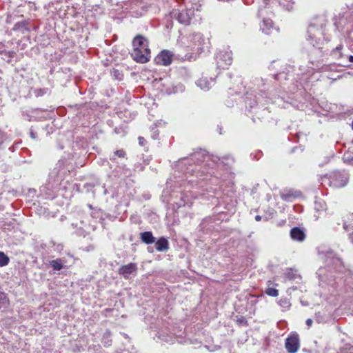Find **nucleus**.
<instances>
[{"label":"nucleus","mask_w":353,"mask_h":353,"mask_svg":"<svg viewBox=\"0 0 353 353\" xmlns=\"http://www.w3.org/2000/svg\"><path fill=\"white\" fill-rule=\"evenodd\" d=\"M155 248L158 252H166L169 250V242L168 239L163 236L155 240Z\"/></svg>","instance_id":"a211bd4d"},{"label":"nucleus","mask_w":353,"mask_h":353,"mask_svg":"<svg viewBox=\"0 0 353 353\" xmlns=\"http://www.w3.org/2000/svg\"><path fill=\"white\" fill-rule=\"evenodd\" d=\"M43 111L44 110L41 108H21V117L24 120H26L28 121H37V115H35V113Z\"/></svg>","instance_id":"4468645a"},{"label":"nucleus","mask_w":353,"mask_h":353,"mask_svg":"<svg viewBox=\"0 0 353 353\" xmlns=\"http://www.w3.org/2000/svg\"><path fill=\"white\" fill-rule=\"evenodd\" d=\"M189 38L192 48L197 46L199 49L202 50L203 45L205 43V40L201 33H193L190 35Z\"/></svg>","instance_id":"2eb2a0df"},{"label":"nucleus","mask_w":353,"mask_h":353,"mask_svg":"<svg viewBox=\"0 0 353 353\" xmlns=\"http://www.w3.org/2000/svg\"><path fill=\"white\" fill-rule=\"evenodd\" d=\"M138 268L136 263H130L119 268L118 272L125 279H129L132 276H135L137 273Z\"/></svg>","instance_id":"1a4fd4ad"},{"label":"nucleus","mask_w":353,"mask_h":353,"mask_svg":"<svg viewBox=\"0 0 353 353\" xmlns=\"http://www.w3.org/2000/svg\"><path fill=\"white\" fill-rule=\"evenodd\" d=\"M151 132H152V134H151V137L152 139L154 140H157L159 139V130L157 129V126L155 124H154L152 128H151Z\"/></svg>","instance_id":"c9c22d12"},{"label":"nucleus","mask_w":353,"mask_h":353,"mask_svg":"<svg viewBox=\"0 0 353 353\" xmlns=\"http://www.w3.org/2000/svg\"><path fill=\"white\" fill-rule=\"evenodd\" d=\"M273 22L271 19H263L262 24L261 25V28L262 31L266 34H270V30L272 28Z\"/></svg>","instance_id":"393cba45"},{"label":"nucleus","mask_w":353,"mask_h":353,"mask_svg":"<svg viewBox=\"0 0 353 353\" xmlns=\"http://www.w3.org/2000/svg\"><path fill=\"white\" fill-rule=\"evenodd\" d=\"M265 293L268 296L276 297L279 295V290L273 288H268L266 289Z\"/></svg>","instance_id":"e433bc0d"},{"label":"nucleus","mask_w":353,"mask_h":353,"mask_svg":"<svg viewBox=\"0 0 353 353\" xmlns=\"http://www.w3.org/2000/svg\"><path fill=\"white\" fill-rule=\"evenodd\" d=\"M319 254L325 261V266L321 267L316 272L319 285L322 287L330 285L335 287L342 283L343 279L350 271L345 269L341 259L336 256L334 252L330 249L321 250L318 248Z\"/></svg>","instance_id":"7ed1b4c3"},{"label":"nucleus","mask_w":353,"mask_h":353,"mask_svg":"<svg viewBox=\"0 0 353 353\" xmlns=\"http://www.w3.org/2000/svg\"><path fill=\"white\" fill-rule=\"evenodd\" d=\"M347 61H345V63L350 64L351 63H353V55H347L346 56Z\"/></svg>","instance_id":"49530a36"},{"label":"nucleus","mask_w":353,"mask_h":353,"mask_svg":"<svg viewBox=\"0 0 353 353\" xmlns=\"http://www.w3.org/2000/svg\"><path fill=\"white\" fill-rule=\"evenodd\" d=\"M307 52H301V57L300 58H298L297 59V64L299 65V69L300 70V73H298V75H300V74H309L310 75L311 74L313 73V71L314 70H312V68H308L309 71H305L303 72V70H301L300 69V65H303V68H306L307 69V65H309V62H308V59H307V55L310 54V51L308 50H306Z\"/></svg>","instance_id":"f8f14e48"},{"label":"nucleus","mask_w":353,"mask_h":353,"mask_svg":"<svg viewBox=\"0 0 353 353\" xmlns=\"http://www.w3.org/2000/svg\"><path fill=\"white\" fill-rule=\"evenodd\" d=\"M255 220H256V221H260L261 220V216H260V215H256V216H255Z\"/></svg>","instance_id":"6e6d98bb"},{"label":"nucleus","mask_w":353,"mask_h":353,"mask_svg":"<svg viewBox=\"0 0 353 353\" xmlns=\"http://www.w3.org/2000/svg\"><path fill=\"white\" fill-rule=\"evenodd\" d=\"M345 11L341 12L338 16L333 18L335 29L339 31L343 30L348 23L353 22V4L343 8Z\"/></svg>","instance_id":"423d86ee"},{"label":"nucleus","mask_w":353,"mask_h":353,"mask_svg":"<svg viewBox=\"0 0 353 353\" xmlns=\"http://www.w3.org/2000/svg\"><path fill=\"white\" fill-rule=\"evenodd\" d=\"M328 21L325 15L318 16L313 19L307 28L306 41L312 46L310 54L307 55L309 65L306 68L303 65H300L301 70L309 71L308 68L312 70H319L321 68V61L325 55L330 54L333 59L341 60L339 63L343 67H350L351 64L345 63L344 58L345 55L342 52L343 45H339L335 48L330 49L328 46H325V42L330 41L329 36H327L326 26ZM325 45H327L326 42Z\"/></svg>","instance_id":"f257e3e1"},{"label":"nucleus","mask_w":353,"mask_h":353,"mask_svg":"<svg viewBox=\"0 0 353 353\" xmlns=\"http://www.w3.org/2000/svg\"><path fill=\"white\" fill-rule=\"evenodd\" d=\"M133 50L131 57L137 63H145L150 59V49L148 39L142 34L136 35L132 42Z\"/></svg>","instance_id":"20e7f679"},{"label":"nucleus","mask_w":353,"mask_h":353,"mask_svg":"<svg viewBox=\"0 0 353 353\" xmlns=\"http://www.w3.org/2000/svg\"><path fill=\"white\" fill-rule=\"evenodd\" d=\"M222 129L221 128H219V134H222V132H221Z\"/></svg>","instance_id":"338daca9"},{"label":"nucleus","mask_w":353,"mask_h":353,"mask_svg":"<svg viewBox=\"0 0 353 353\" xmlns=\"http://www.w3.org/2000/svg\"><path fill=\"white\" fill-rule=\"evenodd\" d=\"M10 305L9 299L6 293L0 291V310H6Z\"/></svg>","instance_id":"aec40b11"},{"label":"nucleus","mask_w":353,"mask_h":353,"mask_svg":"<svg viewBox=\"0 0 353 353\" xmlns=\"http://www.w3.org/2000/svg\"><path fill=\"white\" fill-rule=\"evenodd\" d=\"M267 97H263L260 95L257 97L256 94L254 93V92H248L244 97V103L245 105V108L249 113L252 111L255 113V114H258L256 117L258 119H261V117H263V116L266 113L265 108H263V105L261 107L259 103H261V99L266 98Z\"/></svg>","instance_id":"39448f33"},{"label":"nucleus","mask_w":353,"mask_h":353,"mask_svg":"<svg viewBox=\"0 0 353 353\" xmlns=\"http://www.w3.org/2000/svg\"><path fill=\"white\" fill-rule=\"evenodd\" d=\"M183 71L187 72V70L185 68H181V72H182Z\"/></svg>","instance_id":"bf43d9fd"},{"label":"nucleus","mask_w":353,"mask_h":353,"mask_svg":"<svg viewBox=\"0 0 353 353\" xmlns=\"http://www.w3.org/2000/svg\"><path fill=\"white\" fill-rule=\"evenodd\" d=\"M204 224V222L201 223L200 225H199V227L201 228V230H202L203 228V225Z\"/></svg>","instance_id":"13d9d810"},{"label":"nucleus","mask_w":353,"mask_h":353,"mask_svg":"<svg viewBox=\"0 0 353 353\" xmlns=\"http://www.w3.org/2000/svg\"><path fill=\"white\" fill-rule=\"evenodd\" d=\"M292 196V195L290 194H283L281 195L282 199L285 201H289Z\"/></svg>","instance_id":"37998d69"},{"label":"nucleus","mask_w":353,"mask_h":353,"mask_svg":"<svg viewBox=\"0 0 353 353\" xmlns=\"http://www.w3.org/2000/svg\"><path fill=\"white\" fill-rule=\"evenodd\" d=\"M1 54L3 55V59L8 63H11L12 59L17 56V53L13 50H6Z\"/></svg>","instance_id":"a878e982"},{"label":"nucleus","mask_w":353,"mask_h":353,"mask_svg":"<svg viewBox=\"0 0 353 353\" xmlns=\"http://www.w3.org/2000/svg\"><path fill=\"white\" fill-rule=\"evenodd\" d=\"M211 83L207 79V78H201L196 82V84L198 87H199L201 90H208L211 88Z\"/></svg>","instance_id":"b1692460"},{"label":"nucleus","mask_w":353,"mask_h":353,"mask_svg":"<svg viewBox=\"0 0 353 353\" xmlns=\"http://www.w3.org/2000/svg\"><path fill=\"white\" fill-rule=\"evenodd\" d=\"M10 17H8V18L6 19L7 23H10Z\"/></svg>","instance_id":"052dcab7"},{"label":"nucleus","mask_w":353,"mask_h":353,"mask_svg":"<svg viewBox=\"0 0 353 353\" xmlns=\"http://www.w3.org/2000/svg\"><path fill=\"white\" fill-rule=\"evenodd\" d=\"M285 349L289 353H296L299 348V337L297 334H290L285 340Z\"/></svg>","instance_id":"9d476101"},{"label":"nucleus","mask_w":353,"mask_h":353,"mask_svg":"<svg viewBox=\"0 0 353 353\" xmlns=\"http://www.w3.org/2000/svg\"><path fill=\"white\" fill-rule=\"evenodd\" d=\"M99 164L101 165H108L110 169H112V165L109 163V161L106 159H101L99 161Z\"/></svg>","instance_id":"a19ab883"},{"label":"nucleus","mask_w":353,"mask_h":353,"mask_svg":"<svg viewBox=\"0 0 353 353\" xmlns=\"http://www.w3.org/2000/svg\"><path fill=\"white\" fill-rule=\"evenodd\" d=\"M343 228L345 230L348 229L353 230V214H349L347 215V219L343 221Z\"/></svg>","instance_id":"cd10ccee"},{"label":"nucleus","mask_w":353,"mask_h":353,"mask_svg":"<svg viewBox=\"0 0 353 353\" xmlns=\"http://www.w3.org/2000/svg\"><path fill=\"white\" fill-rule=\"evenodd\" d=\"M173 54L167 50L161 51L159 54L154 58V63L161 65H169L172 61Z\"/></svg>","instance_id":"9b49d317"},{"label":"nucleus","mask_w":353,"mask_h":353,"mask_svg":"<svg viewBox=\"0 0 353 353\" xmlns=\"http://www.w3.org/2000/svg\"><path fill=\"white\" fill-rule=\"evenodd\" d=\"M252 121H253V122H254V123H255V122H256V119H255L254 116H252Z\"/></svg>","instance_id":"680f3d73"},{"label":"nucleus","mask_w":353,"mask_h":353,"mask_svg":"<svg viewBox=\"0 0 353 353\" xmlns=\"http://www.w3.org/2000/svg\"><path fill=\"white\" fill-rule=\"evenodd\" d=\"M344 162L353 165V152H345L343 157Z\"/></svg>","instance_id":"2f4dec72"},{"label":"nucleus","mask_w":353,"mask_h":353,"mask_svg":"<svg viewBox=\"0 0 353 353\" xmlns=\"http://www.w3.org/2000/svg\"><path fill=\"white\" fill-rule=\"evenodd\" d=\"M285 74L283 73H279L274 75V78L276 80H279L280 77L284 76Z\"/></svg>","instance_id":"3c124183"},{"label":"nucleus","mask_w":353,"mask_h":353,"mask_svg":"<svg viewBox=\"0 0 353 353\" xmlns=\"http://www.w3.org/2000/svg\"><path fill=\"white\" fill-rule=\"evenodd\" d=\"M104 215H105V217L100 218V223L102 225L103 228H105V219H108L111 221H113L115 217H114L113 216H112L109 214H105Z\"/></svg>","instance_id":"4c0bfd02"},{"label":"nucleus","mask_w":353,"mask_h":353,"mask_svg":"<svg viewBox=\"0 0 353 353\" xmlns=\"http://www.w3.org/2000/svg\"><path fill=\"white\" fill-rule=\"evenodd\" d=\"M112 74L115 77V79H121L122 74L119 70L114 69L112 72Z\"/></svg>","instance_id":"ea45409f"},{"label":"nucleus","mask_w":353,"mask_h":353,"mask_svg":"<svg viewBox=\"0 0 353 353\" xmlns=\"http://www.w3.org/2000/svg\"><path fill=\"white\" fill-rule=\"evenodd\" d=\"M279 4L283 10L292 11L294 9V2L292 0H279Z\"/></svg>","instance_id":"4be33fe9"},{"label":"nucleus","mask_w":353,"mask_h":353,"mask_svg":"<svg viewBox=\"0 0 353 353\" xmlns=\"http://www.w3.org/2000/svg\"><path fill=\"white\" fill-rule=\"evenodd\" d=\"M49 197L54 198V194H50V196H49Z\"/></svg>","instance_id":"0e129e2a"},{"label":"nucleus","mask_w":353,"mask_h":353,"mask_svg":"<svg viewBox=\"0 0 353 353\" xmlns=\"http://www.w3.org/2000/svg\"><path fill=\"white\" fill-rule=\"evenodd\" d=\"M48 90V88H31L30 92L36 97H39L46 94Z\"/></svg>","instance_id":"c756f323"},{"label":"nucleus","mask_w":353,"mask_h":353,"mask_svg":"<svg viewBox=\"0 0 353 353\" xmlns=\"http://www.w3.org/2000/svg\"><path fill=\"white\" fill-rule=\"evenodd\" d=\"M111 333L109 330H106V332L103 334L102 338V343L104 346L109 347L112 344V339L110 338Z\"/></svg>","instance_id":"c85d7f7f"},{"label":"nucleus","mask_w":353,"mask_h":353,"mask_svg":"<svg viewBox=\"0 0 353 353\" xmlns=\"http://www.w3.org/2000/svg\"><path fill=\"white\" fill-rule=\"evenodd\" d=\"M39 112H38L35 113V115H37V119L39 118Z\"/></svg>","instance_id":"e2e57ef3"},{"label":"nucleus","mask_w":353,"mask_h":353,"mask_svg":"<svg viewBox=\"0 0 353 353\" xmlns=\"http://www.w3.org/2000/svg\"><path fill=\"white\" fill-rule=\"evenodd\" d=\"M349 238H350L351 242L353 243V232L350 234Z\"/></svg>","instance_id":"4d7b16f0"},{"label":"nucleus","mask_w":353,"mask_h":353,"mask_svg":"<svg viewBox=\"0 0 353 353\" xmlns=\"http://www.w3.org/2000/svg\"><path fill=\"white\" fill-rule=\"evenodd\" d=\"M285 277L291 281H296L301 279V276L298 274L297 270L292 268H288L285 273Z\"/></svg>","instance_id":"412c9836"},{"label":"nucleus","mask_w":353,"mask_h":353,"mask_svg":"<svg viewBox=\"0 0 353 353\" xmlns=\"http://www.w3.org/2000/svg\"><path fill=\"white\" fill-rule=\"evenodd\" d=\"M10 262L9 257L3 252H0V267L7 265Z\"/></svg>","instance_id":"473e14b6"},{"label":"nucleus","mask_w":353,"mask_h":353,"mask_svg":"<svg viewBox=\"0 0 353 353\" xmlns=\"http://www.w3.org/2000/svg\"><path fill=\"white\" fill-rule=\"evenodd\" d=\"M314 319L319 323L325 322V317L319 312L315 314Z\"/></svg>","instance_id":"58836bf2"},{"label":"nucleus","mask_w":353,"mask_h":353,"mask_svg":"<svg viewBox=\"0 0 353 353\" xmlns=\"http://www.w3.org/2000/svg\"><path fill=\"white\" fill-rule=\"evenodd\" d=\"M125 155H126V153H125V150H123V149L117 150L114 152V155L112 157H111L110 158V159L112 161H115V156H117L119 158H124L125 157Z\"/></svg>","instance_id":"f704fd0d"},{"label":"nucleus","mask_w":353,"mask_h":353,"mask_svg":"<svg viewBox=\"0 0 353 353\" xmlns=\"http://www.w3.org/2000/svg\"><path fill=\"white\" fill-rule=\"evenodd\" d=\"M261 151L258 152V153L255 155L254 158L259 159L261 157Z\"/></svg>","instance_id":"864d4df0"},{"label":"nucleus","mask_w":353,"mask_h":353,"mask_svg":"<svg viewBox=\"0 0 353 353\" xmlns=\"http://www.w3.org/2000/svg\"><path fill=\"white\" fill-rule=\"evenodd\" d=\"M176 205L178 206V208H181L185 205L190 206L192 203L190 202L189 197L187 195L181 194L180 200L179 202L176 203Z\"/></svg>","instance_id":"bb28decb"},{"label":"nucleus","mask_w":353,"mask_h":353,"mask_svg":"<svg viewBox=\"0 0 353 353\" xmlns=\"http://www.w3.org/2000/svg\"><path fill=\"white\" fill-rule=\"evenodd\" d=\"M325 203L321 199L315 201L314 208L317 211H322L325 210Z\"/></svg>","instance_id":"72a5a7b5"},{"label":"nucleus","mask_w":353,"mask_h":353,"mask_svg":"<svg viewBox=\"0 0 353 353\" xmlns=\"http://www.w3.org/2000/svg\"><path fill=\"white\" fill-rule=\"evenodd\" d=\"M64 262H65L64 260H63L62 259L59 258V259L50 261V265L53 269V270L59 271V270H61V269L63 268V267H64V265H63Z\"/></svg>","instance_id":"5701e85b"},{"label":"nucleus","mask_w":353,"mask_h":353,"mask_svg":"<svg viewBox=\"0 0 353 353\" xmlns=\"http://www.w3.org/2000/svg\"><path fill=\"white\" fill-rule=\"evenodd\" d=\"M6 50V44L4 43L0 42V54Z\"/></svg>","instance_id":"c03bdc74"},{"label":"nucleus","mask_w":353,"mask_h":353,"mask_svg":"<svg viewBox=\"0 0 353 353\" xmlns=\"http://www.w3.org/2000/svg\"><path fill=\"white\" fill-rule=\"evenodd\" d=\"M279 305L283 307V310H288L291 305L289 299L287 297H282L278 301Z\"/></svg>","instance_id":"7c9ffc66"},{"label":"nucleus","mask_w":353,"mask_h":353,"mask_svg":"<svg viewBox=\"0 0 353 353\" xmlns=\"http://www.w3.org/2000/svg\"><path fill=\"white\" fill-rule=\"evenodd\" d=\"M329 180L331 184L336 188L345 186L349 180V174L345 171H334L329 174Z\"/></svg>","instance_id":"0eeeda50"},{"label":"nucleus","mask_w":353,"mask_h":353,"mask_svg":"<svg viewBox=\"0 0 353 353\" xmlns=\"http://www.w3.org/2000/svg\"><path fill=\"white\" fill-rule=\"evenodd\" d=\"M3 143V134L2 132L0 130V145Z\"/></svg>","instance_id":"5fc2aeb1"},{"label":"nucleus","mask_w":353,"mask_h":353,"mask_svg":"<svg viewBox=\"0 0 353 353\" xmlns=\"http://www.w3.org/2000/svg\"><path fill=\"white\" fill-rule=\"evenodd\" d=\"M312 323H313V321H312V319H307L306 320V322H305L306 325H307L309 327H311V325H312Z\"/></svg>","instance_id":"8fccbe9b"},{"label":"nucleus","mask_w":353,"mask_h":353,"mask_svg":"<svg viewBox=\"0 0 353 353\" xmlns=\"http://www.w3.org/2000/svg\"><path fill=\"white\" fill-rule=\"evenodd\" d=\"M145 143H146V141L143 137H139V143L140 145L143 146V145H145Z\"/></svg>","instance_id":"a18cd8bd"},{"label":"nucleus","mask_w":353,"mask_h":353,"mask_svg":"<svg viewBox=\"0 0 353 353\" xmlns=\"http://www.w3.org/2000/svg\"><path fill=\"white\" fill-rule=\"evenodd\" d=\"M141 241L146 245H151L155 242L156 238L150 231H146L140 233Z\"/></svg>","instance_id":"6ab92c4d"},{"label":"nucleus","mask_w":353,"mask_h":353,"mask_svg":"<svg viewBox=\"0 0 353 353\" xmlns=\"http://www.w3.org/2000/svg\"><path fill=\"white\" fill-rule=\"evenodd\" d=\"M290 237L294 241H303L305 239V234L300 228L294 227L290 230Z\"/></svg>","instance_id":"f3484780"},{"label":"nucleus","mask_w":353,"mask_h":353,"mask_svg":"<svg viewBox=\"0 0 353 353\" xmlns=\"http://www.w3.org/2000/svg\"><path fill=\"white\" fill-rule=\"evenodd\" d=\"M261 81L263 82V85H265V83L264 82V79H261Z\"/></svg>","instance_id":"69168bd1"},{"label":"nucleus","mask_w":353,"mask_h":353,"mask_svg":"<svg viewBox=\"0 0 353 353\" xmlns=\"http://www.w3.org/2000/svg\"><path fill=\"white\" fill-rule=\"evenodd\" d=\"M30 137L32 139H36L37 137V134L36 132L34 131V130L32 129V128H31L30 129Z\"/></svg>","instance_id":"79ce46f5"},{"label":"nucleus","mask_w":353,"mask_h":353,"mask_svg":"<svg viewBox=\"0 0 353 353\" xmlns=\"http://www.w3.org/2000/svg\"><path fill=\"white\" fill-rule=\"evenodd\" d=\"M170 17L179 21L181 24L188 25L190 22V17L185 10L179 11L173 10L170 13Z\"/></svg>","instance_id":"ddd939ff"},{"label":"nucleus","mask_w":353,"mask_h":353,"mask_svg":"<svg viewBox=\"0 0 353 353\" xmlns=\"http://www.w3.org/2000/svg\"><path fill=\"white\" fill-rule=\"evenodd\" d=\"M220 159L210 155L205 150L200 149L188 157L180 159L176 163L178 170L187 176V180L192 185L202 186L203 181L213 183L216 178L212 177L214 167Z\"/></svg>","instance_id":"f03ea898"},{"label":"nucleus","mask_w":353,"mask_h":353,"mask_svg":"<svg viewBox=\"0 0 353 353\" xmlns=\"http://www.w3.org/2000/svg\"><path fill=\"white\" fill-rule=\"evenodd\" d=\"M347 37L353 41V28L347 32Z\"/></svg>","instance_id":"de8ad7c7"},{"label":"nucleus","mask_w":353,"mask_h":353,"mask_svg":"<svg viewBox=\"0 0 353 353\" xmlns=\"http://www.w3.org/2000/svg\"><path fill=\"white\" fill-rule=\"evenodd\" d=\"M216 65L219 68L225 69L231 65L232 61L231 50H221L216 57Z\"/></svg>","instance_id":"6e6552de"},{"label":"nucleus","mask_w":353,"mask_h":353,"mask_svg":"<svg viewBox=\"0 0 353 353\" xmlns=\"http://www.w3.org/2000/svg\"><path fill=\"white\" fill-rule=\"evenodd\" d=\"M30 23V19L17 21L15 23L12 30L14 32H20L22 34H24L26 32H30V29L29 28Z\"/></svg>","instance_id":"dca6fc26"},{"label":"nucleus","mask_w":353,"mask_h":353,"mask_svg":"<svg viewBox=\"0 0 353 353\" xmlns=\"http://www.w3.org/2000/svg\"><path fill=\"white\" fill-rule=\"evenodd\" d=\"M238 321L239 322V323L241 324H246L247 323V321L245 320V319L243 317V316H241L239 320Z\"/></svg>","instance_id":"09e8293b"},{"label":"nucleus","mask_w":353,"mask_h":353,"mask_svg":"<svg viewBox=\"0 0 353 353\" xmlns=\"http://www.w3.org/2000/svg\"><path fill=\"white\" fill-rule=\"evenodd\" d=\"M214 196L216 197L217 199L219 198H221V192L220 191H215L214 192Z\"/></svg>","instance_id":"603ef678"}]
</instances>
